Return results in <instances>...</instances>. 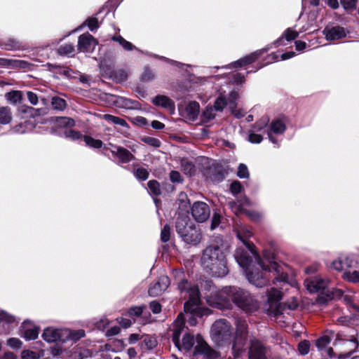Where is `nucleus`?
I'll return each instance as SVG.
<instances>
[{
	"label": "nucleus",
	"mask_w": 359,
	"mask_h": 359,
	"mask_svg": "<svg viewBox=\"0 0 359 359\" xmlns=\"http://www.w3.org/2000/svg\"><path fill=\"white\" fill-rule=\"evenodd\" d=\"M236 330L232 345L233 353L238 355L245 351L249 339L250 341L249 359H266L265 348L262 342L249 336L246 320L241 318L236 319Z\"/></svg>",
	"instance_id": "2"
},
{
	"label": "nucleus",
	"mask_w": 359,
	"mask_h": 359,
	"mask_svg": "<svg viewBox=\"0 0 359 359\" xmlns=\"http://www.w3.org/2000/svg\"><path fill=\"white\" fill-rule=\"evenodd\" d=\"M200 112L199 103L196 101L190 102L185 107L187 117L191 121H195Z\"/></svg>",
	"instance_id": "21"
},
{
	"label": "nucleus",
	"mask_w": 359,
	"mask_h": 359,
	"mask_svg": "<svg viewBox=\"0 0 359 359\" xmlns=\"http://www.w3.org/2000/svg\"><path fill=\"white\" fill-rule=\"evenodd\" d=\"M152 102L154 105L162 107L166 109H172L174 107L173 101L165 95H157L153 98Z\"/></svg>",
	"instance_id": "23"
},
{
	"label": "nucleus",
	"mask_w": 359,
	"mask_h": 359,
	"mask_svg": "<svg viewBox=\"0 0 359 359\" xmlns=\"http://www.w3.org/2000/svg\"><path fill=\"white\" fill-rule=\"evenodd\" d=\"M149 308L154 313H159L161 311V304L156 301H153L149 304Z\"/></svg>",
	"instance_id": "63"
},
{
	"label": "nucleus",
	"mask_w": 359,
	"mask_h": 359,
	"mask_svg": "<svg viewBox=\"0 0 359 359\" xmlns=\"http://www.w3.org/2000/svg\"><path fill=\"white\" fill-rule=\"evenodd\" d=\"M210 212L208 205L203 202H196L191 208L192 216L198 222H205L209 217Z\"/></svg>",
	"instance_id": "12"
},
{
	"label": "nucleus",
	"mask_w": 359,
	"mask_h": 359,
	"mask_svg": "<svg viewBox=\"0 0 359 359\" xmlns=\"http://www.w3.org/2000/svg\"><path fill=\"white\" fill-rule=\"evenodd\" d=\"M236 235L238 238L242 241L250 252L255 255L254 245L252 243L248 241V239L252 236L251 230L245 226H241L236 229Z\"/></svg>",
	"instance_id": "17"
},
{
	"label": "nucleus",
	"mask_w": 359,
	"mask_h": 359,
	"mask_svg": "<svg viewBox=\"0 0 359 359\" xmlns=\"http://www.w3.org/2000/svg\"><path fill=\"white\" fill-rule=\"evenodd\" d=\"M357 0H341V4L345 9L355 8Z\"/></svg>",
	"instance_id": "61"
},
{
	"label": "nucleus",
	"mask_w": 359,
	"mask_h": 359,
	"mask_svg": "<svg viewBox=\"0 0 359 359\" xmlns=\"http://www.w3.org/2000/svg\"><path fill=\"white\" fill-rule=\"evenodd\" d=\"M1 319L2 320V322H5L8 324L15 322V317L4 311H1Z\"/></svg>",
	"instance_id": "57"
},
{
	"label": "nucleus",
	"mask_w": 359,
	"mask_h": 359,
	"mask_svg": "<svg viewBox=\"0 0 359 359\" xmlns=\"http://www.w3.org/2000/svg\"><path fill=\"white\" fill-rule=\"evenodd\" d=\"M262 50L255 51L243 58L239 59L231 65L233 67H243L248 64H251L255 62L260 55Z\"/></svg>",
	"instance_id": "22"
},
{
	"label": "nucleus",
	"mask_w": 359,
	"mask_h": 359,
	"mask_svg": "<svg viewBox=\"0 0 359 359\" xmlns=\"http://www.w3.org/2000/svg\"><path fill=\"white\" fill-rule=\"evenodd\" d=\"M201 264L215 277H224L229 272L225 255L218 246H209L204 250Z\"/></svg>",
	"instance_id": "3"
},
{
	"label": "nucleus",
	"mask_w": 359,
	"mask_h": 359,
	"mask_svg": "<svg viewBox=\"0 0 359 359\" xmlns=\"http://www.w3.org/2000/svg\"><path fill=\"white\" fill-rule=\"evenodd\" d=\"M232 335V327L226 319L216 320L210 331L212 339L218 345L229 342Z\"/></svg>",
	"instance_id": "8"
},
{
	"label": "nucleus",
	"mask_w": 359,
	"mask_h": 359,
	"mask_svg": "<svg viewBox=\"0 0 359 359\" xmlns=\"http://www.w3.org/2000/svg\"><path fill=\"white\" fill-rule=\"evenodd\" d=\"M178 288L183 297L189 298L188 301L184 304V311L186 313H189L191 315L189 318V324L191 326H194L197 323L196 318L194 316H199L201 314V296L199 289L198 286L192 285L185 280H182L179 283Z\"/></svg>",
	"instance_id": "5"
},
{
	"label": "nucleus",
	"mask_w": 359,
	"mask_h": 359,
	"mask_svg": "<svg viewBox=\"0 0 359 359\" xmlns=\"http://www.w3.org/2000/svg\"><path fill=\"white\" fill-rule=\"evenodd\" d=\"M262 140L263 138L262 135L256 134L254 131H250L248 135V140L251 143L258 144L260 143L262 141Z\"/></svg>",
	"instance_id": "52"
},
{
	"label": "nucleus",
	"mask_w": 359,
	"mask_h": 359,
	"mask_svg": "<svg viewBox=\"0 0 359 359\" xmlns=\"http://www.w3.org/2000/svg\"><path fill=\"white\" fill-rule=\"evenodd\" d=\"M12 120L11 109L8 107H0V123L6 125Z\"/></svg>",
	"instance_id": "25"
},
{
	"label": "nucleus",
	"mask_w": 359,
	"mask_h": 359,
	"mask_svg": "<svg viewBox=\"0 0 359 359\" xmlns=\"http://www.w3.org/2000/svg\"><path fill=\"white\" fill-rule=\"evenodd\" d=\"M241 189H242L241 184L238 181H236V182H233V183H231V187H230L231 192L233 195H236V194H239L241 191Z\"/></svg>",
	"instance_id": "58"
},
{
	"label": "nucleus",
	"mask_w": 359,
	"mask_h": 359,
	"mask_svg": "<svg viewBox=\"0 0 359 359\" xmlns=\"http://www.w3.org/2000/svg\"><path fill=\"white\" fill-rule=\"evenodd\" d=\"M57 122L60 126L71 127L74 125V121L68 117H59L57 119Z\"/></svg>",
	"instance_id": "45"
},
{
	"label": "nucleus",
	"mask_w": 359,
	"mask_h": 359,
	"mask_svg": "<svg viewBox=\"0 0 359 359\" xmlns=\"http://www.w3.org/2000/svg\"><path fill=\"white\" fill-rule=\"evenodd\" d=\"M65 135L66 137L74 140H79V139L83 137L80 133L72 130H69V129H67L65 131Z\"/></svg>",
	"instance_id": "51"
},
{
	"label": "nucleus",
	"mask_w": 359,
	"mask_h": 359,
	"mask_svg": "<svg viewBox=\"0 0 359 359\" xmlns=\"http://www.w3.org/2000/svg\"><path fill=\"white\" fill-rule=\"evenodd\" d=\"M285 129V125L281 120L277 119L273 121L270 124L269 128L267 131L270 141L273 144H276L277 141L273 138V135L282 134L284 133Z\"/></svg>",
	"instance_id": "19"
},
{
	"label": "nucleus",
	"mask_w": 359,
	"mask_h": 359,
	"mask_svg": "<svg viewBox=\"0 0 359 359\" xmlns=\"http://www.w3.org/2000/svg\"><path fill=\"white\" fill-rule=\"evenodd\" d=\"M216 111L211 105H208L203 111L201 114V121L203 123H208L210 121L214 119L216 116Z\"/></svg>",
	"instance_id": "28"
},
{
	"label": "nucleus",
	"mask_w": 359,
	"mask_h": 359,
	"mask_svg": "<svg viewBox=\"0 0 359 359\" xmlns=\"http://www.w3.org/2000/svg\"><path fill=\"white\" fill-rule=\"evenodd\" d=\"M342 277L344 279L349 282L358 283L359 282V271H350L348 269L344 271Z\"/></svg>",
	"instance_id": "33"
},
{
	"label": "nucleus",
	"mask_w": 359,
	"mask_h": 359,
	"mask_svg": "<svg viewBox=\"0 0 359 359\" xmlns=\"http://www.w3.org/2000/svg\"><path fill=\"white\" fill-rule=\"evenodd\" d=\"M110 146L109 150L111 154L118 158V163H127L135 158L134 155L128 149L114 144Z\"/></svg>",
	"instance_id": "15"
},
{
	"label": "nucleus",
	"mask_w": 359,
	"mask_h": 359,
	"mask_svg": "<svg viewBox=\"0 0 359 359\" xmlns=\"http://www.w3.org/2000/svg\"><path fill=\"white\" fill-rule=\"evenodd\" d=\"M172 341L180 351H190L197 345L196 337L187 332L185 327L184 315L181 313L177 316L172 325Z\"/></svg>",
	"instance_id": "6"
},
{
	"label": "nucleus",
	"mask_w": 359,
	"mask_h": 359,
	"mask_svg": "<svg viewBox=\"0 0 359 359\" xmlns=\"http://www.w3.org/2000/svg\"><path fill=\"white\" fill-rule=\"evenodd\" d=\"M68 334V332L65 329H57L53 327H48L44 330L42 337L48 343L55 342L60 341H65V335Z\"/></svg>",
	"instance_id": "13"
},
{
	"label": "nucleus",
	"mask_w": 359,
	"mask_h": 359,
	"mask_svg": "<svg viewBox=\"0 0 359 359\" xmlns=\"http://www.w3.org/2000/svg\"><path fill=\"white\" fill-rule=\"evenodd\" d=\"M104 118L105 120L116 125H119L121 126H126L127 125V123L124 119L119 118L118 116H115L111 114H104Z\"/></svg>",
	"instance_id": "39"
},
{
	"label": "nucleus",
	"mask_w": 359,
	"mask_h": 359,
	"mask_svg": "<svg viewBox=\"0 0 359 359\" xmlns=\"http://www.w3.org/2000/svg\"><path fill=\"white\" fill-rule=\"evenodd\" d=\"M238 97V93L232 91L229 94L228 97L224 95L220 94L215 100L213 107L216 111L221 112L224 107L229 105L232 113L234 114V108L236 107V100Z\"/></svg>",
	"instance_id": "10"
},
{
	"label": "nucleus",
	"mask_w": 359,
	"mask_h": 359,
	"mask_svg": "<svg viewBox=\"0 0 359 359\" xmlns=\"http://www.w3.org/2000/svg\"><path fill=\"white\" fill-rule=\"evenodd\" d=\"M327 40L334 41L344 38L347 32L340 26H335L331 28H325L323 31Z\"/></svg>",
	"instance_id": "18"
},
{
	"label": "nucleus",
	"mask_w": 359,
	"mask_h": 359,
	"mask_svg": "<svg viewBox=\"0 0 359 359\" xmlns=\"http://www.w3.org/2000/svg\"><path fill=\"white\" fill-rule=\"evenodd\" d=\"M183 241L189 244L196 245L201 241V233L196 228L189 226L187 230L180 235Z\"/></svg>",
	"instance_id": "20"
},
{
	"label": "nucleus",
	"mask_w": 359,
	"mask_h": 359,
	"mask_svg": "<svg viewBox=\"0 0 359 359\" xmlns=\"http://www.w3.org/2000/svg\"><path fill=\"white\" fill-rule=\"evenodd\" d=\"M150 194L157 196L161 194L160 184L156 180H150L147 183Z\"/></svg>",
	"instance_id": "34"
},
{
	"label": "nucleus",
	"mask_w": 359,
	"mask_h": 359,
	"mask_svg": "<svg viewBox=\"0 0 359 359\" xmlns=\"http://www.w3.org/2000/svg\"><path fill=\"white\" fill-rule=\"evenodd\" d=\"M188 217H179L176 221V231L177 233L180 236L184 233L191 225H188Z\"/></svg>",
	"instance_id": "27"
},
{
	"label": "nucleus",
	"mask_w": 359,
	"mask_h": 359,
	"mask_svg": "<svg viewBox=\"0 0 359 359\" xmlns=\"http://www.w3.org/2000/svg\"><path fill=\"white\" fill-rule=\"evenodd\" d=\"M155 78L154 74L148 68H146L141 76V79L144 82H149L154 80Z\"/></svg>",
	"instance_id": "48"
},
{
	"label": "nucleus",
	"mask_w": 359,
	"mask_h": 359,
	"mask_svg": "<svg viewBox=\"0 0 359 359\" xmlns=\"http://www.w3.org/2000/svg\"><path fill=\"white\" fill-rule=\"evenodd\" d=\"M282 298V292L275 288L272 287L268 292V302L271 306L278 302Z\"/></svg>",
	"instance_id": "29"
},
{
	"label": "nucleus",
	"mask_w": 359,
	"mask_h": 359,
	"mask_svg": "<svg viewBox=\"0 0 359 359\" xmlns=\"http://www.w3.org/2000/svg\"><path fill=\"white\" fill-rule=\"evenodd\" d=\"M27 99L29 100V102L33 104V105H36L38 102H39V99H38V96L36 93L32 92V91H28L27 93Z\"/></svg>",
	"instance_id": "62"
},
{
	"label": "nucleus",
	"mask_w": 359,
	"mask_h": 359,
	"mask_svg": "<svg viewBox=\"0 0 359 359\" xmlns=\"http://www.w3.org/2000/svg\"><path fill=\"white\" fill-rule=\"evenodd\" d=\"M234 257L240 266L245 269L246 277L249 282L256 287H262L270 283V279L272 280L273 285L285 284L287 282V275L284 271L283 266L276 262L273 255L268 251L264 252V261L259 257L257 258L261 271L259 269H249L252 259L248 252L244 250L238 248Z\"/></svg>",
	"instance_id": "1"
},
{
	"label": "nucleus",
	"mask_w": 359,
	"mask_h": 359,
	"mask_svg": "<svg viewBox=\"0 0 359 359\" xmlns=\"http://www.w3.org/2000/svg\"><path fill=\"white\" fill-rule=\"evenodd\" d=\"M170 227L168 224H165L161 232V240L165 243L170 239Z\"/></svg>",
	"instance_id": "47"
},
{
	"label": "nucleus",
	"mask_w": 359,
	"mask_h": 359,
	"mask_svg": "<svg viewBox=\"0 0 359 359\" xmlns=\"http://www.w3.org/2000/svg\"><path fill=\"white\" fill-rule=\"evenodd\" d=\"M7 344L13 348L18 349L21 347L22 342L18 338H10L7 341Z\"/></svg>",
	"instance_id": "55"
},
{
	"label": "nucleus",
	"mask_w": 359,
	"mask_h": 359,
	"mask_svg": "<svg viewBox=\"0 0 359 359\" xmlns=\"http://www.w3.org/2000/svg\"><path fill=\"white\" fill-rule=\"evenodd\" d=\"M133 173L137 179L142 181L147 180L149 175L147 170L142 167L135 169Z\"/></svg>",
	"instance_id": "38"
},
{
	"label": "nucleus",
	"mask_w": 359,
	"mask_h": 359,
	"mask_svg": "<svg viewBox=\"0 0 359 359\" xmlns=\"http://www.w3.org/2000/svg\"><path fill=\"white\" fill-rule=\"evenodd\" d=\"M57 51H58L59 54H60V55H71L74 51V47L72 44H65V45L61 46L58 48Z\"/></svg>",
	"instance_id": "42"
},
{
	"label": "nucleus",
	"mask_w": 359,
	"mask_h": 359,
	"mask_svg": "<svg viewBox=\"0 0 359 359\" xmlns=\"http://www.w3.org/2000/svg\"><path fill=\"white\" fill-rule=\"evenodd\" d=\"M83 139L86 144L90 147L98 149L102 146V142L100 140H95L88 135L83 136Z\"/></svg>",
	"instance_id": "36"
},
{
	"label": "nucleus",
	"mask_w": 359,
	"mask_h": 359,
	"mask_svg": "<svg viewBox=\"0 0 359 359\" xmlns=\"http://www.w3.org/2000/svg\"><path fill=\"white\" fill-rule=\"evenodd\" d=\"M295 55L294 52L293 51H289L285 53L281 54L280 55H278L276 53H271L269 55V57L271 58V60H278L279 57H280L281 60H285L287 59H290Z\"/></svg>",
	"instance_id": "40"
},
{
	"label": "nucleus",
	"mask_w": 359,
	"mask_h": 359,
	"mask_svg": "<svg viewBox=\"0 0 359 359\" xmlns=\"http://www.w3.org/2000/svg\"><path fill=\"white\" fill-rule=\"evenodd\" d=\"M157 345V341L155 337L147 335L142 341V348L143 350H151Z\"/></svg>",
	"instance_id": "31"
},
{
	"label": "nucleus",
	"mask_w": 359,
	"mask_h": 359,
	"mask_svg": "<svg viewBox=\"0 0 359 359\" xmlns=\"http://www.w3.org/2000/svg\"><path fill=\"white\" fill-rule=\"evenodd\" d=\"M51 104L54 109L62 111L66 108V101L59 97H53L51 100Z\"/></svg>",
	"instance_id": "35"
},
{
	"label": "nucleus",
	"mask_w": 359,
	"mask_h": 359,
	"mask_svg": "<svg viewBox=\"0 0 359 359\" xmlns=\"http://www.w3.org/2000/svg\"><path fill=\"white\" fill-rule=\"evenodd\" d=\"M344 261L342 259H340V257L334 260L332 264H331V267L337 271H344L343 266L344 265H341V263H344L343 262Z\"/></svg>",
	"instance_id": "60"
},
{
	"label": "nucleus",
	"mask_w": 359,
	"mask_h": 359,
	"mask_svg": "<svg viewBox=\"0 0 359 359\" xmlns=\"http://www.w3.org/2000/svg\"><path fill=\"white\" fill-rule=\"evenodd\" d=\"M201 290L207 304L213 307L224 309L229 304L226 299V294H223V289L218 290L211 280H203L201 282Z\"/></svg>",
	"instance_id": "7"
},
{
	"label": "nucleus",
	"mask_w": 359,
	"mask_h": 359,
	"mask_svg": "<svg viewBox=\"0 0 359 359\" xmlns=\"http://www.w3.org/2000/svg\"><path fill=\"white\" fill-rule=\"evenodd\" d=\"M5 97L8 102L15 105L21 102L22 94L20 90H11L5 94Z\"/></svg>",
	"instance_id": "26"
},
{
	"label": "nucleus",
	"mask_w": 359,
	"mask_h": 359,
	"mask_svg": "<svg viewBox=\"0 0 359 359\" xmlns=\"http://www.w3.org/2000/svg\"><path fill=\"white\" fill-rule=\"evenodd\" d=\"M310 344L308 341H302L298 345V350L302 355H306L309 352Z\"/></svg>",
	"instance_id": "49"
},
{
	"label": "nucleus",
	"mask_w": 359,
	"mask_h": 359,
	"mask_svg": "<svg viewBox=\"0 0 359 359\" xmlns=\"http://www.w3.org/2000/svg\"><path fill=\"white\" fill-rule=\"evenodd\" d=\"M179 203V209L180 210V215H183L184 213H188L189 204L187 201L180 199Z\"/></svg>",
	"instance_id": "54"
},
{
	"label": "nucleus",
	"mask_w": 359,
	"mask_h": 359,
	"mask_svg": "<svg viewBox=\"0 0 359 359\" xmlns=\"http://www.w3.org/2000/svg\"><path fill=\"white\" fill-rule=\"evenodd\" d=\"M39 332L36 329H28L25 330L24 337L26 340H34L38 337Z\"/></svg>",
	"instance_id": "46"
},
{
	"label": "nucleus",
	"mask_w": 359,
	"mask_h": 359,
	"mask_svg": "<svg viewBox=\"0 0 359 359\" xmlns=\"http://www.w3.org/2000/svg\"><path fill=\"white\" fill-rule=\"evenodd\" d=\"M298 35L299 34L297 32L288 28L285 31L283 34L275 41V44L276 46H285V43H283L285 39L287 41H290L297 38Z\"/></svg>",
	"instance_id": "24"
},
{
	"label": "nucleus",
	"mask_w": 359,
	"mask_h": 359,
	"mask_svg": "<svg viewBox=\"0 0 359 359\" xmlns=\"http://www.w3.org/2000/svg\"><path fill=\"white\" fill-rule=\"evenodd\" d=\"M170 280L168 276H161L158 280L152 284L149 289V294L151 297L161 295L168 287Z\"/></svg>",
	"instance_id": "16"
},
{
	"label": "nucleus",
	"mask_w": 359,
	"mask_h": 359,
	"mask_svg": "<svg viewBox=\"0 0 359 359\" xmlns=\"http://www.w3.org/2000/svg\"><path fill=\"white\" fill-rule=\"evenodd\" d=\"M145 142L154 147H159L161 142L158 139L154 137H147L145 139Z\"/></svg>",
	"instance_id": "64"
},
{
	"label": "nucleus",
	"mask_w": 359,
	"mask_h": 359,
	"mask_svg": "<svg viewBox=\"0 0 359 359\" xmlns=\"http://www.w3.org/2000/svg\"><path fill=\"white\" fill-rule=\"evenodd\" d=\"M181 167L184 173L187 175L191 176L195 171L194 165L187 160H182Z\"/></svg>",
	"instance_id": "37"
},
{
	"label": "nucleus",
	"mask_w": 359,
	"mask_h": 359,
	"mask_svg": "<svg viewBox=\"0 0 359 359\" xmlns=\"http://www.w3.org/2000/svg\"><path fill=\"white\" fill-rule=\"evenodd\" d=\"M170 179L172 182H182L183 181V178L181 176L180 173L178 171L172 170L170 173Z\"/></svg>",
	"instance_id": "56"
},
{
	"label": "nucleus",
	"mask_w": 359,
	"mask_h": 359,
	"mask_svg": "<svg viewBox=\"0 0 359 359\" xmlns=\"http://www.w3.org/2000/svg\"><path fill=\"white\" fill-rule=\"evenodd\" d=\"M330 338L328 336H323L316 341V346L318 350L325 348L330 343Z\"/></svg>",
	"instance_id": "41"
},
{
	"label": "nucleus",
	"mask_w": 359,
	"mask_h": 359,
	"mask_svg": "<svg viewBox=\"0 0 359 359\" xmlns=\"http://www.w3.org/2000/svg\"><path fill=\"white\" fill-rule=\"evenodd\" d=\"M68 332V334L65 335V341L68 339L73 341H77L85 336V332L83 330H71L69 329H65Z\"/></svg>",
	"instance_id": "30"
},
{
	"label": "nucleus",
	"mask_w": 359,
	"mask_h": 359,
	"mask_svg": "<svg viewBox=\"0 0 359 359\" xmlns=\"http://www.w3.org/2000/svg\"><path fill=\"white\" fill-rule=\"evenodd\" d=\"M229 207L231 208V209L232 210V211H233L235 214L238 215L242 212V211H243L242 204H241V203L238 204L236 202L232 201V202H229Z\"/></svg>",
	"instance_id": "59"
},
{
	"label": "nucleus",
	"mask_w": 359,
	"mask_h": 359,
	"mask_svg": "<svg viewBox=\"0 0 359 359\" xmlns=\"http://www.w3.org/2000/svg\"><path fill=\"white\" fill-rule=\"evenodd\" d=\"M340 259L344 261L343 262L344 263H341V265H344L343 268L345 271L348 269L353 267L356 264L355 262L348 257L341 256Z\"/></svg>",
	"instance_id": "43"
},
{
	"label": "nucleus",
	"mask_w": 359,
	"mask_h": 359,
	"mask_svg": "<svg viewBox=\"0 0 359 359\" xmlns=\"http://www.w3.org/2000/svg\"><path fill=\"white\" fill-rule=\"evenodd\" d=\"M238 176L240 178H247L249 176V172L247 166L245 164L241 163L238 168Z\"/></svg>",
	"instance_id": "50"
},
{
	"label": "nucleus",
	"mask_w": 359,
	"mask_h": 359,
	"mask_svg": "<svg viewBox=\"0 0 359 359\" xmlns=\"http://www.w3.org/2000/svg\"><path fill=\"white\" fill-rule=\"evenodd\" d=\"M196 341L193 359H219L218 353L208 346L201 335L197 334Z\"/></svg>",
	"instance_id": "9"
},
{
	"label": "nucleus",
	"mask_w": 359,
	"mask_h": 359,
	"mask_svg": "<svg viewBox=\"0 0 359 359\" xmlns=\"http://www.w3.org/2000/svg\"><path fill=\"white\" fill-rule=\"evenodd\" d=\"M223 294L229 301V304L224 308L231 305L230 300L233 302L239 309L247 313H251L259 308V302L248 291L237 287H225L223 288Z\"/></svg>",
	"instance_id": "4"
},
{
	"label": "nucleus",
	"mask_w": 359,
	"mask_h": 359,
	"mask_svg": "<svg viewBox=\"0 0 359 359\" xmlns=\"http://www.w3.org/2000/svg\"><path fill=\"white\" fill-rule=\"evenodd\" d=\"M97 43V41L91 34L84 33L79 37L78 49L81 52L92 53Z\"/></svg>",
	"instance_id": "11"
},
{
	"label": "nucleus",
	"mask_w": 359,
	"mask_h": 359,
	"mask_svg": "<svg viewBox=\"0 0 359 359\" xmlns=\"http://www.w3.org/2000/svg\"><path fill=\"white\" fill-rule=\"evenodd\" d=\"M85 24L88 27V28L91 31H94L95 29H97L99 27L98 20L95 18H91L88 19L85 22Z\"/></svg>",
	"instance_id": "53"
},
{
	"label": "nucleus",
	"mask_w": 359,
	"mask_h": 359,
	"mask_svg": "<svg viewBox=\"0 0 359 359\" xmlns=\"http://www.w3.org/2000/svg\"><path fill=\"white\" fill-rule=\"evenodd\" d=\"M112 40L118 42L126 50L130 51L136 48L134 45H133L130 42L126 41L120 35L113 36Z\"/></svg>",
	"instance_id": "32"
},
{
	"label": "nucleus",
	"mask_w": 359,
	"mask_h": 359,
	"mask_svg": "<svg viewBox=\"0 0 359 359\" xmlns=\"http://www.w3.org/2000/svg\"><path fill=\"white\" fill-rule=\"evenodd\" d=\"M329 281L320 276L308 278L304 281L306 288L310 292H317L325 289L328 285Z\"/></svg>",
	"instance_id": "14"
},
{
	"label": "nucleus",
	"mask_w": 359,
	"mask_h": 359,
	"mask_svg": "<svg viewBox=\"0 0 359 359\" xmlns=\"http://www.w3.org/2000/svg\"><path fill=\"white\" fill-rule=\"evenodd\" d=\"M22 359H39L40 355L34 351L29 350H25L21 354Z\"/></svg>",
	"instance_id": "44"
}]
</instances>
